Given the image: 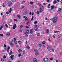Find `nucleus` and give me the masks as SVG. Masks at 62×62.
<instances>
[{
	"label": "nucleus",
	"instance_id": "obj_39",
	"mask_svg": "<svg viewBox=\"0 0 62 62\" xmlns=\"http://www.w3.org/2000/svg\"><path fill=\"white\" fill-rule=\"evenodd\" d=\"M54 4H56L57 3V2L56 1V0H55L54 1Z\"/></svg>",
	"mask_w": 62,
	"mask_h": 62
},
{
	"label": "nucleus",
	"instance_id": "obj_16",
	"mask_svg": "<svg viewBox=\"0 0 62 62\" xmlns=\"http://www.w3.org/2000/svg\"><path fill=\"white\" fill-rule=\"evenodd\" d=\"M47 33L49 34V30L48 29H47Z\"/></svg>",
	"mask_w": 62,
	"mask_h": 62
},
{
	"label": "nucleus",
	"instance_id": "obj_6",
	"mask_svg": "<svg viewBox=\"0 0 62 62\" xmlns=\"http://www.w3.org/2000/svg\"><path fill=\"white\" fill-rule=\"evenodd\" d=\"M33 29H30V34H32L33 33Z\"/></svg>",
	"mask_w": 62,
	"mask_h": 62
},
{
	"label": "nucleus",
	"instance_id": "obj_64",
	"mask_svg": "<svg viewBox=\"0 0 62 62\" xmlns=\"http://www.w3.org/2000/svg\"><path fill=\"white\" fill-rule=\"evenodd\" d=\"M60 54H61V55H62V52H60Z\"/></svg>",
	"mask_w": 62,
	"mask_h": 62
},
{
	"label": "nucleus",
	"instance_id": "obj_59",
	"mask_svg": "<svg viewBox=\"0 0 62 62\" xmlns=\"http://www.w3.org/2000/svg\"><path fill=\"white\" fill-rule=\"evenodd\" d=\"M47 2H48V3L50 2V0H47Z\"/></svg>",
	"mask_w": 62,
	"mask_h": 62
},
{
	"label": "nucleus",
	"instance_id": "obj_11",
	"mask_svg": "<svg viewBox=\"0 0 62 62\" xmlns=\"http://www.w3.org/2000/svg\"><path fill=\"white\" fill-rule=\"evenodd\" d=\"M38 46L39 47V48H41V45L40 44H39L38 45Z\"/></svg>",
	"mask_w": 62,
	"mask_h": 62
},
{
	"label": "nucleus",
	"instance_id": "obj_31",
	"mask_svg": "<svg viewBox=\"0 0 62 62\" xmlns=\"http://www.w3.org/2000/svg\"><path fill=\"white\" fill-rule=\"evenodd\" d=\"M23 31V30L22 29H21L19 30V31L20 32H22Z\"/></svg>",
	"mask_w": 62,
	"mask_h": 62
},
{
	"label": "nucleus",
	"instance_id": "obj_15",
	"mask_svg": "<svg viewBox=\"0 0 62 62\" xmlns=\"http://www.w3.org/2000/svg\"><path fill=\"white\" fill-rule=\"evenodd\" d=\"M61 8H59L58 10V11H59V12H61Z\"/></svg>",
	"mask_w": 62,
	"mask_h": 62
},
{
	"label": "nucleus",
	"instance_id": "obj_63",
	"mask_svg": "<svg viewBox=\"0 0 62 62\" xmlns=\"http://www.w3.org/2000/svg\"><path fill=\"white\" fill-rule=\"evenodd\" d=\"M34 13H33V12L31 14L33 16V15H34Z\"/></svg>",
	"mask_w": 62,
	"mask_h": 62
},
{
	"label": "nucleus",
	"instance_id": "obj_20",
	"mask_svg": "<svg viewBox=\"0 0 62 62\" xmlns=\"http://www.w3.org/2000/svg\"><path fill=\"white\" fill-rule=\"evenodd\" d=\"M28 20V18H27V17H26L25 19V20L26 21H27Z\"/></svg>",
	"mask_w": 62,
	"mask_h": 62
},
{
	"label": "nucleus",
	"instance_id": "obj_23",
	"mask_svg": "<svg viewBox=\"0 0 62 62\" xmlns=\"http://www.w3.org/2000/svg\"><path fill=\"white\" fill-rule=\"evenodd\" d=\"M26 48H27L28 49H30V47L29 46H26Z\"/></svg>",
	"mask_w": 62,
	"mask_h": 62
},
{
	"label": "nucleus",
	"instance_id": "obj_19",
	"mask_svg": "<svg viewBox=\"0 0 62 62\" xmlns=\"http://www.w3.org/2000/svg\"><path fill=\"white\" fill-rule=\"evenodd\" d=\"M17 16V17L18 18H19V19L20 18H21V16H20V15H18Z\"/></svg>",
	"mask_w": 62,
	"mask_h": 62
},
{
	"label": "nucleus",
	"instance_id": "obj_10",
	"mask_svg": "<svg viewBox=\"0 0 62 62\" xmlns=\"http://www.w3.org/2000/svg\"><path fill=\"white\" fill-rule=\"evenodd\" d=\"M34 51L35 53H36L38 52V50L37 49H35L34 50Z\"/></svg>",
	"mask_w": 62,
	"mask_h": 62
},
{
	"label": "nucleus",
	"instance_id": "obj_32",
	"mask_svg": "<svg viewBox=\"0 0 62 62\" xmlns=\"http://www.w3.org/2000/svg\"><path fill=\"white\" fill-rule=\"evenodd\" d=\"M23 27V25H21L20 27V28H22Z\"/></svg>",
	"mask_w": 62,
	"mask_h": 62
},
{
	"label": "nucleus",
	"instance_id": "obj_57",
	"mask_svg": "<svg viewBox=\"0 0 62 62\" xmlns=\"http://www.w3.org/2000/svg\"><path fill=\"white\" fill-rule=\"evenodd\" d=\"M24 3H25V1H23V2H22V4H24Z\"/></svg>",
	"mask_w": 62,
	"mask_h": 62
},
{
	"label": "nucleus",
	"instance_id": "obj_18",
	"mask_svg": "<svg viewBox=\"0 0 62 62\" xmlns=\"http://www.w3.org/2000/svg\"><path fill=\"white\" fill-rule=\"evenodd\" d=\"M35 54L36 55H39V53L38 52H36L35 53Z\"/></svg>",
	"mask_w": 62,
	"mask_h": 62
},
{
	"label": "nucleus",
	"instance_id": "obj_12",
	"mask_svg": "<svg viewBox=\"0 0 62 62\" xmlns=\"http://www.w3.org/2000/svg\"><path fill=\"white\" fill-rule=\"evenodd\" d=\"M9 43L11 46H13V45L11 42H9Z\"/></svg>",
	"mask_w": 62,
	"mask_h": 62
},
{
	"label": "nucleus",
	"instance_id": "obj_50",
	"mask_svg": "<svg viewBox=\"0 0 62 62\" xmlns=\"http://www.w3.org/2000/svg\"><path fill=\"white\" fill-rule=\"evenodd\" d=\"M14 42H15V44H17V41H14Z\"/></svg>",
	"mask_w": 62,
	"mask_h": 62
},
{
	"label": "nucleus",
	"instance_id": "obj_30",
	"mask_svg": "<svg viewBox=\"0 0 62 62\" xmlns=\"http://www.w3.org/2000/svg\"><path fill=\"white\" fill-rule=\"evenodd\" d=\"M36 13L37 14V15H39V11H37Z\"/></svg>",
	"mask_w": 62,
	"mask_h": 62
},
{
	"label": "nucleus",
	"instance_id": "obj_61",
	"mask_svg": "<svg viewBox=\"0 0 62 62\" xmlns=\"http://www.w3.org/2000/svg\"><path fill=\"white\" fill-rule=\"evenodd\" d=\"M4 46L5 47H6V45L5 44H4Z\"/></svg>",
	"mask_w": 62,
	"mask_h": 62
},
{
	"label": "nucleus",
	"instance_id": "obj_40",
	"mask_svg": "<svg viewBox=\"0 0 62 62\" xmlns=\"http://www.w3.org/2000/svg\"><path fill=\"white\" fill-rule=\"evenodd\" d=\"M25 27H26V28H29V27H28L27 26H25Z\"/></svg>",
	"mask_w": 62,
	"mask_h": 62
},
{
	"label": "nucleus",
	"instance_id": "obj_36",
	"mask_svg": "<svg viewBox=\"0 0 62 62\" xmlns=\"http://www.w3.org/2000/svg\"><path fill=\"white\" fill-rule=\"evenodd\" d=\"M12 51L10 52L9 53V54L10 55H11V54H12Z\"/></svg>",
	"mask_w": 62,
	"mask_h": 62
},
{
	"label": "nucleus",
	"instance_id": "obj_35",
	"mask_svg": "<svg viewBox=\"0 0 62 62\" xmlns=\"http://www.w3.org/2000/svg\"><path fill=\"white\" fill-rule=\"evenodd\" d=\"M18 42L19 44H21V41L19 40L18 41Z\"/></svg>",
	"mask_w": 62,
	"mask_h": 62
},
{
	"label": "nucleus",
	"instance_id": "obj_4",
	"mask_svg": "<svg viewBox=\"0 0 62 62\" xmlns=\"http://www.w3.org/2000/svg\"><path fill=\"white\" fill-rule=\"evenodd\" d=\"M26 33H24V34H26V33L28 34H29V30H26Z\"/></svg>",
	"mask_w": 62,
	"mask_h": 62
},
{
	"label": "nucleus",
	"instance_id": "obj_22",
	"mask_svg": "<svg viewBox=\"0 0 62 62\" xmlns=\"http://www.w3.org/2000/svg\"><path fill=\"white\" fill-rule=\"evenodd\" d=\"M22 50H21V49H19L18 50V53H20L21 52H22Z\"/></svg>",
	"mask_w": 62,
	"mask_h": 62
},
{
	"label": "nucleus",
	"instance_id": "obj_47",
	"mask_svg": "<svg viewBox=\"0 0 62 62\" xmlns=\"http://www.w3.org/2000/svg\"><path fill=\"white\" fill-rule=\"evenodd\" d=\"M50 37H48V39L49 41H50Z\"/></svg>",
	"mask_w": 62,
	"mask_h": 62
},
{
	"label": "nucleus",
	"instance_id": "obj_37",
	"mask_svg": "<svg viewBox=\"0 0 62 62\" xmlns=\"http://www.w3.org/2000/svg\"><path fill=\"white\" fill-rule=\"evenodd\" d=\"M3 58H4V59H6V56L5 55H4L3 56Z\"/></svg>",
	"mask_w": 62,
	"mask_h": 62
},
{
	"label": "nucleus",
	"instance_id": "obj_56",
	"mask_svg": "<svg viewBox=\"0 0 62 62\" xmlns=\"http://www.w3.org/2000/svg\"><path fill=\"white\" fill-rule=\"evenodd\" d=\"M3 26H4V25H1V27L2 28H3Z\"/></svg>",
	"mask_w": 62,
	"mask_h": 62
},
{
	"label": "nucleus",
	"instance_id": "obj_17",
	"mask_svg": "<svg viewBox=\"0 0 62 62\" xmlns=\"http://www.w3.org/2000/svg\"><path fill=\"white\" fill-rule=\"evenodd\" d=\"M47 49L48 51H50V47L49 46L47 47Z\"/></svg>",
	"mask_w": 62,
	"mask_h": 62
},
{
	"label": "nucleus",
	"instance_id": "obj_49",
	"mask_svg": "<svg viewBox=\"0 0 62 62\" xmlns=\"http://www.w3.org/2000/svg\"><path fill=\"white\" fill-rule=\"evenodd\" d=\"M27 39L25 43L26 44H27Z\"/></svg>",
	"mask_w": 62,
	"mask_h": 62
},
{
	"label": "nucleus",
	"instance_id": "obj_8",
	"mask_svg": "<svg viewBox=\"0 0 62 62\" xmlns=\"http://www.w3.org/2000/svg\"><path fill=\"white\" fill-rule=\"evenodd\" d=\"M6 35L8 37L9 36V35H10V33L9 32H8L6 34Z\"/></svg>",
	"mask_w": 62,
	"mask_h": 62
},
{
	"label": "nucleus",
	"instance_id": "obj_9",
	"mask_svg": "<svg viewBox=\"0 0 62 62\" xmlns=\"http://www.w3.org/2000/svg\"><path fill=\"white\" fill-rule=\"evenodd\" d=\"M33 61L34 62H37V59L35 58H34L33 59Z\"/></svg>",
	"mask_w": 62,
	"mask_h": 62
},
{
	"label": "nucleus",
	"instance_id": "obj_44",
	"mask_svg": "<svg viewBox=\"0 0 62 62\" xmlns=\"http://www.w3.org/2000/svg\"><path fill=\"white\" fill-rule=\"evenodd\" d=\"M0 36H1V37H3V34H0Z\"/></svg>",
	"mask_w": 62,
	"mask_h": 62
},
{
	"label": "nucleus",
	"instance_id": "obj_25",
	"mask_svg": "<svg viewBox=\"0 0 62 62\" xmlns=\"http://www.w3.org/2000/svg\"><path fill=\"white\" fill-rule=\"evenodd\" d=\"M24 8V6H22L21 7V9H23V8Z\"/></svg>",
	"mask_w": 62,
	"mask_h": 62
},
{
	"label": "nucleus",
	"instance_id": "obj_58",
	"mask_svg": "<svg viewBox=\"0 0 62 62\" xmlns=\"http://www.w3.org/2000/svg\"><path fill=\"white\" fill-rule=\"evenodd\" d=\"M11 1L13 2H15V0H11Z\"/></svg>",
	"mask_w": 62,
	"mask_h": 62
},
{
	"label": "nucleus",
	"instance_id": "obj_27",
	"mask_svg": "<svg viewBox=\"0 0 62 62\" xmlns=\"http://www.w3.org/2000/svg\"><path fill=\"white\" fill-rule=\"evenodd\" d=\"M1 61H4V59H3V58H1Z\"/></svg>",
	"mask_w": 62,
	"mask_h": 62
},
{
	"label": "nucleus",
	"instance_id": "obj_29",
	"mask_svg": "<svg viewBox=\"0 0 62 62\" xmlns=\"http://www.w3.org/2000/svg\"><path fill=\"white\" fill-rule=\"evenodd\" d=\"M51 51L52 52H54V49H51Z\"/></svg>",
	"mask_w": 62,
	"mask_h": 62
},
{
	"label": "nucleus",
	"instance_id": "obj_53",
	"mask_svg": "<svg viewBox=\"0 0 62 62\" xmlns=\"http://www.w3.org/2000/svg\"><path fill=\"white\" fill-rule=\"evenodd\" d=\"M6 13L8 15V14H9V13L8 12H6Z\"/></svg>",
	"mask_w": 62,
	"mask_h": 62
},
{
	"label": "nucleus",
	"instance_id": "obj_41",
	"mask_svg": "<svg viewBox=\"0 0 62 62\" xmlns=\"http://www.w3.org/2000/svg\"><path fill=\"white\" fill-rule=\"evenodd\" d=\"M53 60V58H50V60H51V61Z\"/></svg>",
	"mask_w": 62,
	"mask_h": 62
},
{
	"label": "nucleus",
	"instance_id": "obj_7",
	"mask_svg": "<svg viewBox=\"0 0 62 62\" xmlns=\"http://www.w3.org/2000/svg\"><path fill=\"white\" fill-rule=\"evenodd\" d=\"M16 28V24H15L13 27V29H15Z\"/></svg>",
	"mask_w": 62,
	"mask_h": 62
},
{
	"label": "nucleus",
	"instance_id": "obj_38",
	"mask_svg": "<svg viewBox=\"0 0 62 62\" xmlns=\"http://www.w3.org/2000/svg\"><path fill=\"white\" fill-rule=\"evenodd\" d=\"M10 47L9 46H8V48L7 49L9 50V49H10Z\"/></svg>",
	"mask_w": 62,
	"mask_h": 62
},
{
	"label": "nucleus",
	"instance_id": "obj_54",
	"mask_svg": "<svg viewBox=\"0 0 62 62\" xmlns=\"http://www.w3.org/2000/svg\"><path fill=\"white\" fill-rule=\"evenodd\" d=\"M46 5V4H45V3H44L43 4V5L44 6H45V5Z\"/></svg>",
	"mask_w": 62,
	"mask_h": 62
},
{
	"label": "nucleus",
	"instance_id": "obj_51",
	"mask_svg": "<svg viewBox=\"0 0 62 62\" xmlns=\"http://www.w3.org/2000/svg\"><path fill=\"white\" fill-rule=\"evenodd\" d=\"M14 41H16V38H14Z\"/></svg>",
	"mask_w": 62,
	"mask_h": 62
},
{
	"label": "nucleus",
	"instance_id": "obj_48",
	"mask_svg": "<svg viewBox=\"0 0 62 62\" xmlns=\"http://www.w3.org/2000/svg\"><path fill=\"white\" fill-rule=\"evenodd\" d=\"M21 55V54H19L18 55V57H20Z\"/></svg>",
	"mask_w": 62,
	"mask_h": 62
},
{
	"label": "nucleus",
	"instance_id": "obj_28",
	"mask_svg": "<svg viewBox=\"0 0 62 62\" xmlns=\"http://www.w3.org/2000/svg\"><path fill=\"white\" fill-rule=\"evenodd\" d=\"M27 12H25L24 14V15H26V14H27Z\"/></svg>",
	"mask_w": 62,
	"mask_h": 62
},
{
	"label": "nucleus",
	"instance_id": "obj_21",
	"mask_svg": "<svg viewBox=\"0 0 62 62\" xmlns=\"http://www.w3.org/2000/svg\"><path fill=\"white\" fill-rule=\"evenodd\" d=\"M46 60H47V58H44V59H43V60L44 61H47Z\"/></svg>",
	"mask_w": 62,
	"mask_h": 62
},
{
	"label": "nucleus",
	"instance_id": "obj_55",
	"mask_svg": "<svg viewBox=\"0 0 62 62\" xmlns=\"http://www.w3.org/2000/svg\"><path fill=\"white\" fill-rule=\"evenodd\" d=\"M35 26L36 27H38V25H35Z\"/></svg>",
	"mask_w": 62,
	"mask_h": 62
},
{
	"label": "nucleus",
	"instance_id": "obj_24",
	"mask_svg": "<svg viewBox=\"0 0 62 62\" xmlns=\"http://www.w3.org/2000/svg\"><path fill=\"white\" fill-rule=\"evenodd\" d=\"M9 49H7V51L8 53H9Z\"/></svg>",
	"mask_w": 62,
	"mask_h": 62
},
{
	"label": "nucleus",
	"instance_id": "obj_33",
	"mask_svg": "<svg viewBox=\"0 0 62 62\" xmlns=\"http://www.w3.org/2000/svg\"><path fill=\"white\" fill-rule=\"evenodd\" d=\"M38 5L39 6H40L41 7V6H41V4H40L38 3Z\"/></svg>",
	"mask_w": 62,
	"mask_h": 62
},
{
	"label": "nucleus",
	"instance_id": "obj_45",
	"mask_svg": "<svg viewBox=\"0 0 62 62\" xmlns=\"http://www.w3.org/2000/svg\"><path fill=\"white\" fill-rule=\"evenodd\" d=\"M37 36H40V34L39 33H38L37 34Z\"/></svg>",
	"mask_w": 62,
	"mask_h": 62
},
{
	"label": "nucleus",
	"instance_id": "obj_60",
	"mask_svg": "<svg viewBox=\"0 0 62 62\" xmlns=\"http://www.w3.org/2000/svg\"><path fill=\"white\" fill-rule=\"evenodd\" d=\"M30 4L31 5H32V4H33V2H30Z\"/></svg>",
	"mask_w": 62,
	"mask_h": 62
},
{
	"label": "nucleus",
	"instance_id": "obj_34",
	"mask_svg": "<svg viewBox=\"0 0 62 62\" xmlns=\"http://www.w3.org/2000/svg\"><path fill=\"white\" fill-rule=\"evenodd\" d=\"M5 25L6 27H8V25H7V24H5Z\"/></svg>",
	"mask_w": 62,
	"mask_h": 62
},
{
	"label": "nucleus",
	"instance_id": "obj_43",
	"mask_svg": "<svg viewBox=\"0 0 62 62\" xmlns=\"http://www.w3.org/2000/svg\"><path fill=\"white\" fill-rule=\"evenodd\" d=\"M37 23V21H35L34 23V24H36V23Z\"/></svg>",
	"mask_w": 62,
	"mask_h": 62
},
{
	"label": "nucleus",
	"instance_id": "obj_62",
	"mask_svg": "<svg viewBox=\"0 0 62 62\" xmlns=\"http://www.w3.org/2000/svg\"><path fill=\"white\" fill-rule=\"evenodd\" d=\"M2 27H0V30H2Z\"/></svg>",
	"mask_w": 62,
	"mask_h": 62
},
{
	"label": "nucleus",
	"instance_id": "obj_5",
	"mask_svg": "<svg viewBox=\"0 0 62 62\" xmlns=\"http://www.w3.org/2000/svg\"><path fill=\"white\" fill-rule=\"evenodd\" d=\"M13 57H14V55H12L10 57V59L11 60H13Z\"/></svg>",
	"mask_w": 62,
	"mask_h": 62
},
{
	"label": "nucleus",
	"instance_id": "obj_3",
	"mask_svg": "<svg viewBox=\"0 0 62 62\" xmlns=\"http://www.w3.org/2000/svg\"><path fill=\"white\" fill-rule=\"evenodd\" d=\"M12 4V3H11V2L10 1L8 2V5L9 7H10L11 6Z\"/></svg>",
	"mask_w": 62,
	"mask_h": 62
},
{
	"label": "nucleus",
	"instance_id": "obj_52",
	"mask_svg": "<svg viewBox=\"0 0 62 62\" xmlns=\"http://www.w3.org/2000/svg\"><path fill=\"white\" fill-rule=\"evenodd\" d=\"M25 54V52L23 51V54Z\"/></svg>",
	"mask_w": 62,
	"mask_h": 62
},
{
	"label": "nucleus",
	"instance_id": "obj_2",
	"mask_svg": "<svg viewBox=\"0 0 62 62\" xmlns=\"http://www.w3.org/2000/svg\"><path fill=\"white\" fill-rule=\"evenodd\" d=\"M41 8L40 9V12H42L43 10V7L41 6L40 7Z\"/></svg>",
	"mask_w": 62,
	"mask_h": 62
},
{
	"label": "nucleus",
	"instance_id": "obj_14",
	"mask_svg": "<svg viewBox=\"0 0 62 62\" xmlns=\"http://www.w3.org/2000/svg\"><path fill=\"white\" fill-rule=\"evenodd\" d=\"M51 9H54V6H52L51 7Z\"/></svg>",
	"mask_w": 62,
	"mask_h": 62
},
{
	"label": "nucleus",
	"instance_id": "obj_26",
	"mask_svg": "<svg viewBox=\"0 0 62 62\" xmlns=\"http://www.w3.org/2000/svg\"><path fill=\"white\" fill-rule=\"evenodd\" d=\"M45 41H43L42 43V44H43V45L45 44Z\"/></svg>",
	"mask_w": 62,
	"mask_h": 62
},
{
	"label": "nucleus",
	"instance_id": "obj_46",
	"mask_svg": "<svg viewBox=\"0 0 62 62\" xmlns=\"http://www.w3.org/2000/svg\"><path fill=\"white\" fill-rule=\"evenodd\" d=\"M12 8H10L9 11H12Z\"/></svg>",
	"mask_w": 62,
	"mask_h": 62
},
{
	"label": "nucleus",
	"instance_id": "obj_1",
	"mask_svg": "<svg viewBox=\"0 0 62 62\" xmlns=\"http://www.w3.org/2000/svg\"><path fill=\"white\" fill-rule=\"evenodd\" d=\"M53 21L54 23H56L57 22V17H54L53 19Z\"/></svg>",
	"mask_w": 62,
	"mask_h": 62
},
{
	"label": "nucleus",
	"instance_id": "obj_42",
	"mask_svg": "<svg viewBox=\"0 0 62 62\" xmlns=\"http://www.w3.org/2000/svg\"><path fill=\"white\" fill-rule=\"evenodd\" d=\"M33 18H34V17L33 16H32V18L31 19V21H32V20H33Z\"/></svg>",
	"mask_w": 62,
	"mask_h": 62
},
{
	"label": "nucleus",
	"instance_id": "obj_13",
	"mask_svg": "<svg viewBox=\"0 0 62 62\" xmlns=\"http://www.w3.org/2000/svg\"><path fill=\"white\" fill-rule=\"evenodd\" d=\"M34 29L35 31H38V28H34Z\"/></svg>",
	"mask_w": 62,
	"mask_h": 62
}]
</instances>
